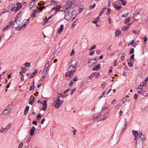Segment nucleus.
Masks as SVG:
<instances>
[{
  "instance_id": "nucleus-25",
  "label": "nucleus",
  "mask_w": 148,
  "mask_h": 148,
  "mask_svg": "<svg viewBox=\"0 0 148 148\" xmlns=\"http://www.w3.org/2000/svg\"><path fill=\"white\" fill-rule=\"evenodd\" d=\"M16 5H17V7L19 8V9H20L22 7V4L18 2H17L16 3Z\"/></svg>"
},
{
  "instance_id": "nucleus-56",
  "label": "nucleus",
  "mask_w": 148,
  "mask_h": 148,
  "mask_svg": "<svg viewBox=\"0 0 148 148\" xmlns=\"http://www.w3.org/2000/svg\"><path fill=\"white\" fill-rule=\"evenodd\" d=\"M77 76H76L75 77L73 78V80L74 81H77Z\"/></svg>"
},
{
  "instance_id": "nucleus-31",
  "label": "nucleus",
  "mask_w": 148,
  "mask_h": 148,
  "mask_svg": "<svg viewBox=\"0 0 148 148\" xmlns=\"http://www.w3.org/2000/svg\"><path fill=\"white\" fill-rule=\"evenodd\" d=\"M138 138H143L144 137V136L143 134L141 132H139V133H138Z\"/></svg>"
},
{
  "instance_id": "nucleus-46",
  "label": "nucleus",
  "mask_w": 148,
  "mask_h": 148,
  "mask_svg": "<svg viewBox=\"0 0 148 148\" xmlns=\"http://www.w3.org/2000/svg\"><path fill=\"white\" fill-rule=\"evenodd\" d=\"M139 12L140 11L139 10H137L134 12V15H136L138 14H139Z\"/></svg>"
},
{
  "instance_id": "nucleus-38",
  "label": "nucleus",
  "mask_w": 148,
  "mask_h": 148,
  "mask_svg": "<svg viewBox=\"0 0 148 148\" xmlns=\"http://www.w3.org/2000/svg\"><path fill=\"white\" fill-rule=\"evenodd\" d=\"M125 53H123L122 54L121 56V60H123L124 59V58H125Z\"/></svg>"
},
{
  "instance_id": "nucleus-42",
  "label": "nucleus",
  "mask_w": 148,
  "mask_h": 148,
  "mask_svg": "<svg viewBox=\"0 0 148 148\" xmlns=\"http://www.w3.org/2000/svg\"><path fill=\"white\" fill-rule=\"evenodd\" d=\"M96 47V45H93L92 46L91 48L89 50L91 51L92 49H94Z\"/></svg>"
},
{
  "instance_id": "nucleus-45",
  "label": "nucleus",
  "mask_w": 148,
  "mask_h": 148,
  "mask_svg": "<svg viewBox=\"0 0 148 148\" xmlns=\"http://www.w3.org/2000/svg\"><path fill=\"white\" fill-rule=\"evenodd\" d=\"M71 76V75L70 73H69V72H67L65 75V76L66 77H70Z\"/></svg>"
},
{
  "instance_id": "nucleus-29",
  "label": "nucleus",
  "mask_w": 148,
  "mask_h": 148,
  "mask_svg": "<svg viewBox=\"0 0 148 148\" xmlns=\"http://www.w3.org/2000/svg\"><path fill=\"white\" fill-rule=\"evenodd\" d=\"M21 71H23V73H24L26 71V69L23 66L21 67Z\"/></svg>"
},
{
  "instance_id": "nucleus-50",
  "label": "nucleus",
  "mask_w": 148,
  "mask_h": 148,
  "mask_svg": "<svg viewBox=\"0 0 148 148\" xmlns=\"http://www.w3.org/2000/svg\"><path fill=\"white\" fill-rule=\"evenodd\" d=\"M35 87H33L32 86H31L29 88V90L30 91H32V90H34L35 88Z\"/></svg>"
},
{
  "instance_id": "nucleus-36",
  "label": "nucleus",
  "mask_w": 148,
  "mask_h": 148,
  "mask_svg": "<svg viewBox=\"0 0 148 148\" xmlns=\"http://www.w3.org/2000/svg\"><path fill=\"white\" fill-rule=\"evenodd\" d=\"M47 69H44L43 70V71L42 73V75L44 74V75H46V74L47 73Z\"/></svg>"
},
{
  "instance_id": "nucleus-55",
  "label": "nucleus",
  "mask_w": 148,
  "mask_h": 148,
  "mask_svg": "<svg viewBox=\"0 0 148 148\" xmlns=\"http://www.w3.org/2000/svg\"><path fill=\"white\" fill-rule=\"evenodd\" d=\"M114 64L113 65V66H115L116 65V63H117V60H114Z\"/></svg>"
},
{
  "instance_id": "nucleus-37",
  "label": "nucleus",
  "mask_w": 148,
  "mask_h": 148,
  "mask_svg": "<svg viewBox=\"0 0 148 148\" xmlns=\"http://www.w3.org/2000/svg\"><path fill=\"white\" fill-rule=\"evenodd\" d=\"M76 88H75L73 89L72 90L71 92V93L70 95H72L73 94L74 92L76 90Z\"/></svg>"
},
{
  "instance_id": "nucleus-27",
  "label": "nucleus",
  "mask_w": 148,
  "mask_h": 148,
  "mask_svg": "<svg viewBox=\"0 0 148 148\" xmlns=\"http://www.w3.org/2000/svg\"><path fill=\"white\" fill-rule=\"evenodd\" d=\"M134 52V49L133 48H131L129 51V53L130 54H132Z\"/></svg>"
},
{
  "instance_id": "nucleus-47",
  "label": "nucleus",
  "mask_w": 148,
  "mask_h": 148,
  "mask_svg": "<svg viewBox=\"0 0 148 148\" xmlns=\"http://www.w3.org/2000/svg\"><path fill=\"white\" fill-rule=\"evenodd\" d=\"M75 72V71L74 70H71L69 71V72L70 73L71 75H73V73Z\"/></svg>"
},
{
  "instance_id": "nucleus-59",
  "label": "nucleus",
  "mask_w": 148,
  "mask_h": 148,
  "mask_svg": "<svg viewBox=\"0 0 148 148\" xmlns=\"http://www.w3.org/2000/svg\"><path fill=\"white\" fill-rule=\"evenodd\" d=\"M138 134H137L136 135H134V140H136V139H137V138L138 137Z\"/></svg>"
},
{
  "instance_id": "nucleus-16",
  "label": "nucleus",
  "mask_w": 148,
  "mask_h": 148,
  "mask_svg": "<svg viewBox=\"0 0 148 148\" xmlns=\"http://www.w3.org/2000/svg\"><path fill=\"white\" fill-rule=\"evenodd\" d=\"M121 34V31L119 29H117L115 33V36L117 37L119 36Z\"/></svg>"
},
{
  "instance_id": "nucleus-5",
  "label": "nucleus",
  "mask_w": 148,
  "mask_h": 148,
  "mask_svg": "<svg viewBox=\"0 0 148 148\" xmlns=\"http://www.w3.org/2000/svg\"><path fill=\"white\" fill-rule=\"evenodd\" d=\"M21 12H20L17 14L16 17L15 18V20H17L20 21H22V15L21 14Z\"/></svg>"
},
{
  "instance_id": "nucleus-34",
  "label": "nucleus",
  "mask_w": 148,
  "mask_h": 148,
  "mask_svg": "<svg viewBox=\"0 0 148 148\" xmlns=\"http://www.w3.org/2000/svg\"><path fill=\"white\" fill-rule=\"evenodd\" d=\"M127 97H125L122 99L121 101L123 103H124L127 100Z\"/></svg>"
},
{
  "instance_id": "nucleus-32",
  "label": "nucleus",
  "mask_w": 148,
  "mask_h": 148,
  "mask_svg": "<svg viewBox=\"0 0 148 148\" xmlns=\"http://www.w3.org/2000/svg\"><path fill=\"white\" fill-rule=\"evenodd\" d=\"M42 114H39L36 116V119L38 120H39L40 119V118L42 116Z\"/></svg>"
},
{
  "instance_id": "nucleus-57",
  "label": "nucleus",
  "mask_w": 148,
  "mask_h": 148,
  "mask_svg": "<svg viewBox=\"0 0 148 148\" xmlns=\"http://www.w3.org/2000/svg\"><path fill=\"white\" fill-rule=\"evenodd\" d=\"M105 84V82H104L101 84V87L103 89L104 88V84Z\"/></svg>"
},
{
  "instance_id": "nucleus-24",
  "label": "nucleus",
  "mask_w": 148,
  "mask_h": 148,
  "mask_svg": "<svg viewBox=\"0 0 148 148\" xmlns=\"http://www.w3.org/2000/svg\"><path fill=\"white\" fill-rule=\"evenodd\" d=\"M9 111L7 110V109H5L3 112L2 113L5 115H7L8 114Z\"/></svg>"
},
{
  "instance_id": "nucleus-14",
  "label": "nucleus",
  "mask_w": 148,
  "mask_h": 148,
  "mask_svg": "<svg viewBox=\"0 0 148 148\" xmlns=\"http://www.w3.org/2000/svg\"><path fill=\"white\" fill-rule=\"evenodd\" d=\"M100 64H98L96 66H95L93 69V71H98L99 69L100 68Z\"/></svg>"
},
{
  "instance_id": "nucleus-18",
  "label": "nucleus",
  "mask_w": 148,
  "mask_h": 148,
  "mask_svg": "<svg viewBox=\"0 0 148 148\" xmlns=\"http://www.w3.org/2000/svg\"><path fill=\"white\" fill-rule=\"evenodd\" d=\"M131 23L130 24V25H128V26H123L121 28V30L122 31H124L126 30H127L128 28L130 27V25H131Z\"/></svg>"
},
{
  "instance_id": "nucleus-15",
  "label": "nucleus",
  "mask_w": 148,
  "mask_h": 148,
  "mask_svg": "<svg viewBox=\"0 0 148 148\" xmlns=\"http://www.w3.org/2000/svg\"><path fill=\"white\" fill-rule=\"evenodd\" d=\"M127 62L129 66L130 67H132L133 66V63H131L132 60L130 59H127Z\"/></svg>"
},
{
  "instance_id": "nucleus-52",
  "label": "nucleus",
  "mask_w": 148,
  "mask_h": 148,
  "mask_svg": "<svg viewBox=\"0 0 148 148\" xmlns=\"http://www.w3.org/2000/svg\"><path fill=\"white\" fill-rule=\"evenodd\" d=\"M49 66V62H48L45 65L44 69H47L48 67Z\"/></svg>"
},
{
  "instance_id": "nucleus-20",
  "label": "nucleus",
  "mask_w": 148,
  "mask_h": 148,
  "mask_svg": "<svg viewBox=\"0 0 148 148\" xmlns=\"http://www.w3.org/2000/svg\"><path fill=\"white\" fill-rule=\"evenodd\" d=\"M19 8H18L17 7H14L13 8H11V10L12 11H15L16 12L17 11L19 10Z\"/></svg>"
},
{
  "instance_id": "nucleus-28",
  "label": "nucleus",
  "mask_w": 148,
  "mask_h": 148,
  "mask_svg": "<svg viewBox=\"0 0 148 148\" xmlns=\"http://www.w3.org/2000/svg\"><path fill=\"white\" fill-rule=\"evenodd\" d=\"M132 31L135 34H138L140 32L139 31H138L137 30L134 29Z\"/></svg>"
},
{
  "instance_id": "nucleus-3",
  "label": "nucleus",
  "mask_w": 148,
  "mask_h": 148,
  "mask_svg": "<svg viewBox=\"0 0 148 148\" xmlns=\"http://www.w3.org/2000/svg\"><path fill=\"white\" fill-rule=\"evenodd\" d=\"M64 12L65 14L64 18L67 21H69L72 17L73 12H71L69 11L67 12L65 11H64Z\"/></svg>"
},
{
  "instance_id": "nucleus-22",
  "label": "nucleus",
  "mask_w": 148,
  "mask_h": 148,
  "mask_svg": "<svg viewBox=\"0 0 148 148\" xmlns=\"http://www.w3.org/2000/svg\"><path fill=\"white\" fill-rule=\"evenodd\" d=\"M10 29V26H7L5 27H4L2 29L3 32H4L5 31L8 30Z\"/></svg>"
},
{
  "instance_id": "nucleus-54",
  "label": "nucleus",
  "mask_w": 148,
  "mask_h": 148,
  "mask_svg": "<svg viewBox=\"0 0 148 148\" xmlns=\"http://www.w3.org/2000/svg\"><path fill=\"white\" fill-rule=\"evenodd\" d=\"M130 58L131 59H130V60H133L134 59V55L132 54L130 56Z\"/></svg>"
},
{
  "instance_id": "nucleus-17",
  "label": "nucleus",
  "mask_w": 148,
  "mask_h": 148,
  "mask_svg": "<svg viewBox=\"0 0 148 148\" xmlns=\"http://www.w3.org/2000/svg\"><path fill=\"white\" fill-rule=\"evenodd\" d=\"M38 12L39 11L38 10H37L35 9L33 10V11L32 12V14L31 17L32 18H34L35 16V13L36 12Z\"/></svg>"
},
{
  "instance_id": "nucleus-21",
  "label": "nucleus",
  "mask_w": 148,
  "mask_h": 148,
  "mask_svg": "<svg viewBox=\"0 0 148 148\" xmlns=\"http://www.w3.org/2000/svg\"><path fill=\"white\" fill-rule=\"evenodd\" d=\"M8 24L9 25H10V26H11L14 27V26H15V24L14 23V21H11L8 22Z\"/></svg>"
},
{
  "instance_id": "nucleus-2",
  "label": "nucleus",
  "mask_w": 148,
  "mask_h": 148,
  "mask_svg": "<svg viewBox=\"0 0 148 148\" xmlns=\"http://www.w3.org/2000/svg\"><path fill=\"white\" fill-rule=\"evenodd\" d=\"M146 138H137L136 140V148H141L143 147V140H146Z\"/></svg>"
},
{
  "instance_id": "nucleus-62",
  "label": "nucleus",
  "mask_w": 148,
  "mask_h": 148,
  "mask_svg": "<svg viewBox=\"0 0 148 148\" xmlns=\"http://www.w3.org/2000/svg\"><path fill=\"white\" fill-rule=\"evenodd\" d=\"M143 39L145 42H146L147 40V38L146 36H145L143 37Z\"/></svg>"
},
{
  "instance_id": "nucleus-19",
  "label": "nucleus",
  "mask_w": 148,
  "mask_h": 148,
  "mask_svg": "<svg viewBox=\"0 0 148 148\" xmlns=\"http://www.w3.org/2000/svg\"><path fill=\"white\" fill-rule=\"evenodd\" d=\"M108 116V114H107V113L103 115V118H101V120L103 121L105 120V119L107 118Z\"/></svg>"
},
{
  "instance_id": "nucleus-44",
  "label": "nucleus",
  "mask_w": 148,
  "mask_h": 148,
  "mask_svg": "<svg viewBox=\"0 0 148 148\" xmlns=\"http://www.w3.org/2000/svg\"><path fill=\"white\" fill-rule=\"evenodd\" d=\"M134 42V40H132L128 44V46H129L130 45H133Z\"/></svg>"
},
{
  "instance_id": "nucleus-4",
  "label": "nucleus",
  "mask_w": 148,
  "mask_h": 148,
  "mask_svg": "<svg viewBox=\"0 0 148 148\" xmlns=\"http://www.w3.org/2000/svg\"><path fill=\"white\" fill-rule=\"evenodd\" d=\"M15 26H14V28L16 30L19 31V28H20V26L21 25L22 21L15 20Z\"/></svg>"
},
{
  "instance_id": "nucleus-51",
  "label": "nucleus",
  "mask_w": 148,
  "mask_h": 148,
  "mask_svg": "<svg viewBox=\"0 0 148 148\" xmlns=\"http://www.w3.org/2000/svg\"><path fill=\"white\" fill-rule=\"evenodd\" d=\"M107 9H108V11H107L106 14H110L111 12V9L110 8H107Z\"/></svg>"
},
{
  "instance_id": "nucleus-8",
  "label": "nucleus",
  "mask_w": 148,
  "mask_h": 148,
  "mask_svg": "<svg viewBox=\"0 0 148 148\" xmlns=\"http://www.w3.org/2000/svg\"><path fill=\"white\" fill-rule=\"evenodd\" d=\"M34 101L35 98L33 95H32L29 99V104L32 105Z\"/></svg>"
},
{
  "instance_id": "nucleus-10",
  "label": "nucleus",
  "mask_w": 148,
  "mask_h": 148,
  "mask_svg": "<svg viewBox=\"0 0 148 148\" xmlns=\"http://www.w3.org/2000/svg\"><path fill=\"white\" fill-rule=\"evenodd\" d=\"M35 129L36 128L34 126L32 127L30 130V136H32L33 135Z\"/></svg>"
},
{
  "instance_id": "nucleus-9",
  "label": "nucleus",
  "mask_w": 148,
  "mask_h": 148,
  "mask_svg": "<svg viewBox=\"0 0 148 148\" xmlns=\"http://www.w3.org/2000/svg\"><path fill=\"white\" fill-rule=\"evenodd\" d=\"M61 101L62 102H61L59 101H55L56 103L55 105V106L57 108H59L60 106L62 104L63 102V100H62Z\"/></svg>"
},
{
  "instance_id": "nucleus-61",
  "label": "nucleus",
  "mask_w": 148,
  "mask_h": 148,
  "mask_svg": "<svg viewBox=\"0 0 148 148\" xmlns=\"http://www.w3.org/2000/svg\"><path fill=\"white\" fill-rule=\"evenodd\" d=\"M73 80L72 79L70 82L69 83V86H72L73 84Z\"/></svg>"
},
{
  "instance_id": "nucleus-41",
  "label": "nucleus",
  "mask_w": 148,
  "mask_h": 148,
  "mask_svg": "<svg viewBox=\"0 0 148 148\" xmlns=\"http://www.w3.org/2000/svg\"><path fill=\"white\" fill-rule=\"evenodd\" d=\"M95 73H93L91 75H90L88 77L89 78L91 79L93 77L95 76Z\"/></svg>"
},
{
  "instance_id": "nucleus-35",
  "label": "nucleus",
  "mask_w": 148,
  "mask_h": 148,
  "mask_svg": "<svg viewBox=\"0 0 148 148\" xmlns=\"http://www.w3.org/2000/svg\"><path fill=\"white\" fill-rule=\"evenodd\" d=\"M24 21V22H25L24 24L23 25H22L21 27L20 28H19V30H20L25 25H26L28 23V22L27 21Z\"/></svg>"
},
{
  "instance_id": "nucleus-63",
  "label": "nucleus",
  "mask_w": 148,
  "mask_h": 148,
  "mask_svg": "<svg viewBox=\"0 0 148 148\" xmlns=\"http://www.w3.org/2000/svg\"><path fill=\"white\" fill-rule=\"evenodd\" d=\"M32 124L35 125H37V122L35 121H33L32 122Z\"/></svg>"
},
{
  "instance_id": "nucleus-13",
  "label": "nucleus",
  "mask_w": 148,
  "mask_h": 148,
  "mask_svg": "<svg viewBox=\"0 0 148 148\" xmlns=\"http://www.w3.org/2000/svg\"><path fill=\"white\" fill-rule=\"evenodd\" d=\"M29 107L28 106H27L25 109L24 111V114L25 115L27 114L29 109Z\"/></svg>"
},
{
  "instance_id": "nucleus-40",
  "label": "nucleus",
  "mask_w": 148,
  "mask_h": 148,
  "mask_svg": "<svg viewBox=\"0 0 148 148\" xmlns=\"http://www.w3.org/2000/svg\"><path fill=\"white\" fill-rule=\"evenodd\" d=\"M35 3H33V2H32L30 5L29 6V7L30 9H31L32 7L34 6V5Z\"/></svg>"
},
{
  "instance_id": "nucleus-30",
  "label": "nucleus",
  "mask_w": 148,
  "mask_h": 148,
  "mask_svg": "<svg viewBox=\"0 0 148 148\" xmlns=\"http://www.w3.org/2000/svg\"><path fill=\"white\" fill-rule=\"evenodd\" d=\"M36 74V72H34L33 73L30 75L29 78L30 79H31L32 77H33Z\"/></svg>"
},
{
  "instance_id": "nucleus-33",
  "label": "nucleus",
  "mask_w": 148,
  "mask_h": 148,
  "mask_svg": "<svg viewBox=\"0 0 148 148\" xmlns=\"http://www.w3.org/2000/svg\"><path fill=\"white\" fill-rule=\"evenodd\" d=\"M11 124L10 123L8 125L6 126V127L5 128H4V129L7 130H8L10 128V127L11 126Z\"/></svg>"
},
{
  "instance_id": "nucleus-60",
  "label": "nucleus",
  "mask_w": 148,
  "mask_h": 148,
  "mask_svg": "<svg viewBox=\"0 0 148 148\" xmlns=\"http://www.w3.org/2000/svg\"><path fill=\"white\" fill-rule=\"evenodd\" d=\"M70 90H71L70 89L68 88V89L64 91L63 93L64 94H65L68 92Z\"/></svg>"
},
{
  "instance_id": "nucleus-53",
  "label": "nucleus",
  "mask_w": 148,
  "mask_h": 148,
  "mask_svg": "<svg viewBox=\"0 0 148 148\" xmlns=\"http://www.w3.org/2000/svg\"><path fill=\"white\" fill-rule=\"evenodd\" d=\"M138 95L137 93H136L134 94V99H137V97H138Z\"/></svg>"
},
{
  "instance_id": "nucleus-58",
  "label": "nucleus",
  "mask_w": 148,
  "mask_h": 148,
  "mask_svg": "<svg viewBox=\"0 0 148 148\" xmlns=\"http://www.w3.org/2000/svg\"><path fill=\"white\" fill-rule=\"evenodd\" d=\"M95 53L94 51H92L90 52L89 55L92 56Z\"/></svg>"
},
{
  "instance_id": "nucleus-39",
  "label": "nucleus",
  "mask_w": 148,
  "mask_h": 148,
  "mask_svg": "<svg viewBox=\"0 0 148 148\" xmlns=\"http://www.w3.org/2000/svg\"><path fill=\"white\" fill-rule=\"evenodd\" d=\"M53 2L54 3V4H53V5L54 6H56L58 5V4H57V2L54 0H52L50 2V3H52Z\"/></svg>"
},
{
  "instance_id": "nucleus-11",
  "label": "nucleus",
  "mask_w": 148,
  "mask_h": 148,
  "mask_svg": "<svg viewBox=\"0 0 148 148\" xmlns=\"http://www.w3.org/2000/svg\"><path fill=\"white\" fill-rule=\"evenodd\" d=\"M64 26L63 25H60V28L59 29L57 33L58 34H60L62 32Z\"/></svg>"
},
{
  "instance_id": "nucleus-6",
  "label": "nucleus",
  "mask_w": 148,
  "mask_h": 148,
  "mask_svg": "<svg viewBox=\"0 0 148 148\" xmlns=\"http://www.w3.org/2000/svg\"><path fill=\"white\" fill-rule=\"evenodd\" d=\"M41 104H42L44 106L42 110L44 111H45L47 107V101L45 100L43 101L42 102Z\"/></svg>"
},
{
  "instance_id": "nucleus-64",
  "label": "nucleus",
  "mask_w": 148,
  "mask_h": 148,
  "mask_svg": "<svg viewBox=\"0 0 148 148\" xmlns=\"http://www.w3.org/2000/svg\"><path fill=\"white\" fill-rule=\"evenodd\" d=\"M122 2V5L124 6L125 5L126 3V1H121Z\"/></svg>"
},
{
  "instance_id": "nucleus-7",
  "label": "nucleus",
  "mask_w": 148,
  "mask_h": 148,
  "mask_svg": "<svg viewBox=\"0 0 148 148\" xmlns=\"http://www.w3.org/2000/svg\"><path fill=\"white\" fill-rule=\"evenodd\" d=\"M61 5H59L57 6L56 7L53 8L51 9V10L52 11L53 10H54L56 11H59L61 8Z\"/></svg>"
},
{
  "instance_id": "nucleus-1",
  "label": "nucleus",
  "mask_w": 148,
  "mask_h": 148,
  "mask_svg": "<svg viewBox=\"0 0 148 148\" xmlns=\"http://www.w3.org/2000/svg\"><path fill=\"white\" fill-rule=\"evenodd\" d=\"M75 3L71 1V0H68L64 6V11L67 12L69 11L71 12H73L75 10Z\"/></svg>"
},
{
  "instance_id": "nucleus-43",
  "label": "nucleus",
  "mask_w": 148,
  "mask_h": 148,
  "mask_svg": "<svg viewBox=\"0 0 148 148\" xmlns=\"http://www.w3.org/2000/svg\"><path fill=\"white\" fill-rule=\"evenodd\" d=\"M132 134L134 136V135H136L138 134V133L137 131L133 130L132 131Z\"/></svg>"
},
{
  "instance_id": "nucleus-23",
  "label": "nucleus",
  "mask_w": 148,
  "mask_h": 148,
  "mask_svg": "<svg viewBox=\"0 0 148 148\" xmlns=\"http://www.w3.org/2000/svg\"><path fill=\"white\" fill-rule=\"evenodd\" d=\"M100 18V17L99 16L97 17L92 22V23L94 24H96L97 23L98 21Z\"/></svg>"
},
{
  "instance_id": "nucleus-48",
  "label": "nucleus",
  "mask_w": 148,
  "mask_h": 148,
  "mask_svg": "<svg viewBox=\"0 0 148 148\" xmlns=\"http://www.w3.org/2000/svg\"><path fill=\"white\" fill-rule=\"evenodd\" d=\"M130 21V18H128L127 19H126L125 22H126V21H128V23L127 24V25H130L129 23Z\"/></svg>"
},
{
  "instance_id": "nucleus-26",
  "label": "nucleus",
  "mask_w": 148,
  "mask_h": 148,
  "mask_svg": "<svg viewBox=\"0 0 148 148\" xmlns=\"http://www.w3.org/2000/svg\"><path fill=\"white\" fill-rule=\"evenodd\" d=\"M25 66L26 67H29L30 66V63L28 62H26L25 64Z\"/></svg>"
},
{
  "instance_id": "nucleus-49",
  "label": "nucleus",
  "mask_w": 148,
  "mask_h": 148,
  "mask_svg": "<svg viewBox=\"0 0 148 148\" xmlns=\"http://www.w3.org/2000/svg\"><path fill=\"white\" fill-rule=\"evenodd\" d=\"M23 145V142L20 143L19 145L18 148H21L22 147Z\"/></svg>"
},
{
  "instance_id": "nucleus-12",
  "label": "nucleus",
  "mask_w": 148,
  "mask_h": 148,
  "mask_svg": "<svg viewBox=\"0 0 148 148\" xmlns=\"http://www.w3.org/2000/svg\"><path fill=\"white\" fill-rule=\"evenodd\" d=\"M112 5L117 10H119L121 8V7L119 6L116 3L113 4Z\"/></svg>"
}]
</instances>
